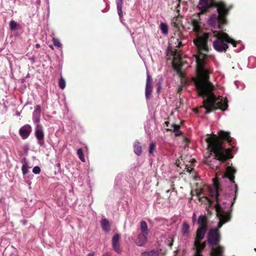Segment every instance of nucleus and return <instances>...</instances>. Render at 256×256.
Masks as SVG:
<instances>
[{
    "mask_svg": "<svg viewBox=\"0 0 256 256\" xmlns=\"http://www.w3.org/2000/svg\"><path fill=\"white\" fill-rule=\"evenodd\" d=\"M196 76L192 78L196 90L200 96L204 98L203 106L200 108L206 109L205 114H208L216 110L225 111L228 108V100L226 98L223 100L222 96H216L212 92L214 86L210 81V74L212 70L206 66V60L199 56L196 58Z\"/></svg>",
    "mask_w": 256,
    "mask_h": 256,
    "instance_id": "f257e3e1",
    "label": "nucleus"
},
{
    "mask_svg": "<svg viewBox=\"0 0 256 256\" xmlns=\"http://www.w3.org/2000/svg\"><path fill=\"white\" fill-rule=\"evenodd\" d=\"M213 184L214 188H209V195L216 200V204L215 208L219 222L218 228L210 229L207 236L208 244L212 247L211 256H212L213 249L220 246L218 245L220 238L219 229L224 224L230 220V212H232V209L230 211H224V209L226 207L223 208L220 204L221 202H222V204H227L228 200L222 201L224 196L222 197L220 194L221 188L218 180H214Z\"/></svg>",
    "mask_w": 256,
    "mask_h": 256,
    "instance_id": "f03ea898",
    "label": "nucleus"
},
{
    "mask_svg": "<svg viewBox=\"0 0 256 256\" xmlns=\"http://www.w3.org/2000/svg\"><path fill=\"white\" fill-rule=\"evenodd\" d=\"M213 38H215L213 41V47L218 52H226L228 48V44H232L234 48L237 46L236 41L230 38L226 33L222 32L205 33L203 36H198L196 38H194L193 42L198 50L207 51V42L212 40Z\"/></svg>",
    "mask_w": 256,
    "mask_h": 256,
    "instance_id": "7ed1b4c3",
    "label": "nucleus"
},
{
    "mask_svg": "<svg viewBox=\"0 0 256 256\" xmlns=\"http://www.w3.org/2000/svg\"><path fill=\"white\" fill-rule=\"evenodd\" d=\"M223 141L232 142L230 132L220 130L218 132V136L212 134L207 136L206 142L208 148L214 154L215 157L212 159L214 160L225 162L232 158V150L230 148H226L223 146Z\"/></svg>",
    "mask_w": 256,
    "mask_h": 256,
    "instance_id": "20e7f679",
    "label": "nucleus"
},
{
    "mask_svg": "<svg viewBox=\"0 0 256 256\" xmlns=\"http://www.w3.org/2000/svg\"><path fill=\"white\" fill-rule=\"evenodd\" d=\"M212 7L217 8L218 14H213L210 16V23L214 26L218 24L219 28H222V25L228 23L226 16L232 6H228L224 2L216 0H200L198 8L202 12H206Z\"/></svg>",
    "mask_w": 256,
    "mask_h": 256,
    "instance_id": "39448f33",
    "label": "nucleus"
},
{
    "mask_svg": "<svg viewBox=\"0 0 256 256\" xmlns=\"http://www.w3.org/2000/svg\"><path fill=\"white\" fill-rule=\"evenodd\" d=\"M140 234L138 235L135 242L138 246H142L146 244L147 236L149 233L148 224L144 220H141L140 222Z\"/></svg>",
    "mask_w": 256,
    "mask_h": 256,
    "instance_id": "423d86ee",
    "label": "nucleus"
},
{
    "mask_svg": "<svg viewBox=\"0 0 256 256\" xmlns=\"http://www.w3.org/2000/svg\"><path fill=\"white\" fill-rule=\"evenodd\" d=\"M181 18L180 16H178L177 17L174 18L172 22V26L177 28V32H176L174 33V36L172 38L176 39L178 42V46H176L177 48H180L182 46V33L180 32V28H183V26L182 24Z\"/></svg>",
    "mask_w": 256,
    "mask_h": 256,
    "instance_id": "0eeeda50",
    "label": "nucleus"
},
{
    "mask_svg": "<svg viewBox=\"0 0 256 256\" xmlns=\"http://www.w3.org/2000/svg\"><path fill=\"white\" fill-rule=\"evenodd\" d=\"M192 24L193 26V31L196 33V38H196L198 36H203L206 34L204 33L202 35H200L199 34L202 29L200 13L193 15L192 19Z\"/></svg>",
    "mask_w": 256,
    "mask_h": 256,
    "instance_id": "6e6552de",
    "label": "nucleus"
},
{
    "mask_svg": "<svg viewBox=\"0 0 256 256\" xmlns=\"http://www.w3.org/2000/svg\"><path fill=\"white\" fill-rule=\"evenodd\" d=\"M174 56V62H173V67L177 71L178 74L182 76V73L181 71L182 69V59L180 56L178 54L176 50H175L173 54Z\"/></svg>",
    "mask_w": 256,
    "mask_h": 256,
    "instance_id": "1a4fd4ad",
    "label": "nucleus"
},
{
    "mask_svg": "<svg viewBox=\"0 0 256 256\" xmlns=\"http://www.w3.org/2000/svg\"><path fill=\"white\" fill-rule=\"evenodd\" d=\"M206 243V242H200V240H194V246L196 248L195 254L194 256H204L202 252L205 248Z\"/></svg>",
    "mask_w": 256,
    "mask_h": 256,
    "instance_id": "9d476101",
    "label": "nucleus"
},
{
    "mask_svg": "<svg viewBox=\"0 0 256 256\" xmlns=\"http://www.w3.org/2000/svg\"><path fill=\"white\" fill-rule=\"evenodd\" d=\"M32 132V127L28 124H26L19 130V134L24 140L26 139Z\"/></svg>",
    "mask_w": 256,
    "mask_h": 256,
    "instance_id": "9b49d317",
    "label": "nucleus"
},
{
    "mask_svg": "<svg viewBox=\"0 0 256 256\" xmlns=\"http://www.w3.org/2000/svg\"><path fill=\"white\" fill-rule=\"evenodd\" d=\"M35 136L38 139L39 144L43 145L44 144V133L42 127L39 125L36 128Z\"/></svg>",
    "mask_w": 256,
    "mask_h": 256,
    "instance_id": "f8f14e48",
    "label": "nucleus"
},
{
    "mask_svg": "<svg viewBox=\"0 0 256 256\" xmlns=\"http://www.w3.org/2000/svg\"><path fill=\"white\" fill-rule=\"evenodd\" d=\"M236 172V170L232 166H229L226 168L224 176L228 178L232 182L234 183V174Z\"/></svg>",
    "mask_w": 256,
    "mask_h": 256,
    "instance_id": "ddd939ff",
    "label": "nucleus"
},
{
    "mask_svg": "<svg viewBox=\"0 0 256 256\" xmlns=\"http://www.w3.org/2000/svg\"><path fill=\"white\" fill-rule=\"evenodd\" d=\"M120 239V236L118 234H115L112 239V245L114 251L118 253H120L121 250L120 248L118 240Z\"/></svg>",
    "mask_w": 256,
    "mask_h": 256,
    "instance_id": "4468645a",
    "label": "nucleus"
},
{
    "mask_svg": "<svg viewBox=\"0 0 256 256\" xmlns=\"http://www.w3.org/2000/svg\"><path fill=\"white\" fill-rule=\"evenodd\" d=\"M208 218L206 215L201 214L199 216L197 223L199 225L200 228H204L207 230L208 227Z\"/></svg>",
    "mask_w": 256,
    "mask_h": 256,
    "instance_id": "2eb2a0df",
    "label": "nucleus"
},
{
    "mask_svg": "<svg viewBox=\"0 0 256 256\" xmlns=\"http://www.w3.org/2000/svg\"><path fill=\"white\" fill-rule=\"evenodd\" d=\"M207 229H204V228H198L196 232V237L195 240H200L204 238Z\"/></svg>",
    "mask_w": 256,
    "mask_h": 256,
    "instance_id": "dca6fc26",
    "label": "nucleus"
},
{
    "mask_svg": "<svg viewBox=\"0 0 256 256\" xmlns=\"http://www.w3.org/2000/svg\"><path fill=\"white\" fill-rule=\"evenodd\" d=\"M171 128L172 129L167 128V131H172L174 133L176 136H180L182 134V132L180 130V125L174 124L171 125Z\"/></svg>",
    "mask_w": 256,
    "mask_h": 256,
    "instance_id": "f3484780",
    "label": "nucleus"
},
{
    "mask_svg": "<svg viewBox=\"0 0 256 256\" xmlns=\"http://www.w3.org/2000/svg\"><path fill=\"white\" fill-rule=\"evenodd\" d=\"M134 152L138 156H140L142 152V145L140 142L136 141L134 144Z\"/></svg>",
    "mask_w": 256,
    "mask_h": 256,
    "instance_id": "a211bd4d",
    "label": "nucleus"
},
{
    "mask_svg": "<svg viewBox=\"0 0 256 256\" xmlns=\"http://www.w3.org/2000/svg\"><path fill=\"white\" fill-rule=\"evenodd\" d=\"M190 225L186 222H183L182 226V232L184 236H188L190 234Z\"/></svg>",
    "mask_w": 256,
    "mask_h": 256,
    "instance_id": "6ab92c4d",
    "label": "nucleus"
},
{
    "mask_svg": "<svg viewBox=\"0 0 256 256\" xmlns=\"http://www.w3.org/2000/svg\"><path fill=\"white\" fill-rule=\"evenodd\" d=\"M101 224L102 226V230L105 232H108L110 230V224L106 219L104 218L102 220Z\"/></svg>",
    "mask_w": 256,
    "mask_h": 256,
    "instance_id": "aec40b11",
    "label": "nucleus"
},
{
    "mask_svg": "<svg viewBox=\"0 0 256 256\" xmlns=\"http://www.w3.org/2000/svg\"><path fill=\"white\" fill-rule=\"evenodd\" d=\"M212 256H224L223 248L219 246L216 248H214L212 250Z\"/></svg>",
    "mask_w": 256,
    "mask_h": 256,
    "instance_id": "412c9836",
    "label": "nucleus"
},
{
    "mask_svg": "<svg viewBox=\"0 0 256 256\" xmlns=\"http://www.w3.org/2000/svg\"><path fill=\"white\" fill-rule=\"evenodd\" d=\"M152 92V86H146L145 96L146 99H149Z\"/></svg>",
    "mask_w": 256,
    "mask_h": 256,
    "instance_id": "4be33fe9",
    "label": "nucleus"
},
{
    "mask_svg": "<svg viewBox=\"0 0 256 256\" xmlns=\"http://www.w3.org/2000/svg\"><path fill=\"white\" fill-rule=\"evenodd\" d=\"M77 154H78V157L81 161L84 162H85V158L83 154L82 149H81V148H79L77 150Z\"/></svg>",
    "mask_w": 256,
    "mask_h": 256,
    "instance_id": "5701e85b",
    "label": "nucleus"
},
{
    "mask_svg": "<svg viewBox=\"0 0 256 256\" xmlns=\"http://www.w3.org/2000/svg\"><path fill=\"white\" fill-rule=\"evenodd\" d=\"M52 41L53 44L55 46H56L57 48H62V43L58 39L56 38H52Z\"/></svg>",
    "mask_w": 256,
    "mask_h": 256,
    "instance_id": "b1692460",
    "label": "nucleus"
},
{
    "mask_svg": "<svg viewBox=\"0 0 256 256\" xmlns=\"http://www.w3.org/2000/svg\"><path fill=\"white\" fill-rule=\"evenodd\" d=\"M160 30L164 34L168 33V26L165 23H161L160 24Z\"/></svg>",
    "mask_w": 256,
    "mask_h": 256,
    "instance_id": "393cba45",
    "label": "nucleus"
},
{
    "mask_svg": "<svg viewBox=\"0 0 256 256\" xmlns=\"http://www.w3.org/2000/svg\"><path fill=\"white\" fill-rule=\"evenodd\" d=\"M156 145L155 142H152L150 146L148 149V153L150 154H153L155 150H156Z\"/></svg>",
    "mask_w": 256,
    "mask_h": 256,
    "instance_id": "a878e982",
    "label": "nucleus"
},
{
    "mask_svg": "<svg viewBox=\"0 0 256 256\" xmlns=\"http://www.w3.org/2000/svg\"><path fill=\"white\" fill-rule=\"evenodd\" d=\"M146 86H152V78L148 73L146 75Z\"/></svg>",
    "mask_w": 256,
    "mask_h": 256,
    "instance_id": "bb28decb",
    "label": "nucleus"
},
{
    "mask_svg": "<svg viewBox=\"0 0 256 256\" xmlns=\"http://www.w3.org/2000/svg\"><path fill=\"white\" fill-rule=\"evenodd\" d=\"M28 168H29V167L28 166L26 162H24V164H23L22 168V174L24 175L26 174L28 172Z\"/></svg>",
    "mask_w": 256,
    "mask_h": 256,
    "instance_id": "cd10ccee",
    "label": "nucleus"
},
{
    "mask_svg": "<svg viewBox=\"0 0 256 256\" xmlns=\"http://www.w3.org/2000/svg\"><path fill=\"white\" fill-rule=\"evenodd\" d=\"M59 86L62 90L66 88V81L63 78H61L58 82Z\"/></svg>",
    "mask_w": 256,
    "mask_h": 256,
    "instance_id": "c85d7f7f",
    "label": "nucleus"
},
{
    "mask_svg": "<svg viewBox=\"0 0 256 256\" xmlns=\"http://www.w3.org/2000/svg\"><path fill=\"white\" fill-rule=\"evenodd\" d=\"M201 194H202L201 192H196V196L200 200H202V199L204 198V199L206 200H208L210 204H212L211 201L207 196H204L200 197Z\"/></svg>",
    "mask_w": 256,
    "mask_h": 256,
    "instance_id": "c756f323",
    "label": "nucleus"
},
{
    "mask_svg": "<svg viewBox=\"0 0 256 256\" xmlns=\"http://www.w3.org/2000/svg\"><path fill=\"white\" fill-rule=\"evenodd\" d=\"M41 112V109L40 105H36L34 108V114L40 116Z\"/></svg>",
    "mask_w": 256,
    "mask_h": 256,
    "instance_id": "7c9ffc66",
    "label": "nucleus"
},
{
    "mask_svg": "<svg viewBox=\"0 0 256 256\" xmlns=\"http://www.w3.org/2000/svg\"><path fill=\"white\" fill-rule=\"evenodd\" d=\"M234 186H235L234 197V200L232 201V202H231V206H230V207H231V208H232V206L234 204V201H235V200L236 199V196L238 194V185L236 184H235Z\"/></svg>",
    "mask_w": 256,
    "mask_h": 256,
    "instance_id": "2f4dec72",
    "label": "nucleus"
},
{
    "mask_svg": "<svg viewBox=\"0 0 256 256\" xmlns=\"http://www.w3.org/2000/svg\"><path fill=\"white\" fill-rule=\"evenodd\" d=\"M18 24L14 21L12 20L10 23V26L12 30H14L16 28Z\"/></svg>",
    "mask_w": 256,
    "mask_h": 256,
    "instance_id": "473e14b6",
    "label": "nucleus"
},
{
    "mask_svg": "<svg viewBox=\"0 0 256 256\" xmlns=\"http://www.w3.org/2000/svg\"><path fill=\"white\" fill-rule=\"evenodd\" d=\"M40 172V166H34L32 169V172L35 174H38Z\"/></svg>",
    "mask_w": 256,
    "mask_h": 256,
    "instance_id": "72a5a7b5",
    "label": "nucleus"
},
{
    "mask_svg": "<svg viewBox=\"0 0 256 256\" xmlns=\"http://www.w3.org/2000/svg\"><path fill=\"white\" fill-rule=\"evenodd\" d=\"M116 6L118 7H122L123 1L122 0H116Z\"/></svg>",
    "mask_w": 256,
    "mask_h": 256,
    "instance_id": "f704fd0d",
    "label": "nucleus"
},
{
    "mask_svg": "<svg viewBox=\"0 0 256 256\" xmlns=\"http://www.w3.org/2000/svg\"><path fill=\"white\" fill-rule=\"evenodd\" d=\"M151 256H156L158 255V252L156 250H152L150 252Z\"/></svg>",
    "mask_w": 256,
    "mask_h": 256,
    "instance_id": "c9c22d12",
    "label": "nucleus"
},
{
    "mask_svg": "<svg viewBox=\"0 0 256 256\" xmlns=\"http://www.w3.org/2000/svg\"><path fill=\"white\" fill-rule=\"evenodd\" d=\"M118 13L120 16H122V7H118L117 8Z\"/></svg>",
    "mask_w": 256,
    "mask_h": 256,
    "instance_id": "e433bc0d",
    "label": "nucleus"
},
{
    "mask_svg": "<svg viewBox=\"0 0 256 256\" xmlns=\"http://www.w3.org/2000/svg\"><path fill=\"white\" fill-rule=\"evenodd\" d=\"M185 169H186L187 172H188L190 173H191L192 172V170H194V168H191L190 166L188 165H186V166Z\"/></svg>",
    "mask_w": 256,
    "mask_h": 256,
    "instance_id": "4c0bfd02",
    "label": "nucleus"
},
{
    "mask_svg": "<svg viewBox=\"0 0 256 256\" xmlns=\"http://www.w3.org/2000/svg\"><path fill=\"white\" fill-rule=\"evenodd\" d=\"M205 164L212 167L211 160H209L208 158L205 160Z\"/></svg>",
    "mask_w": 256,
    "mask_h": 256,
    "instance_id": "58836bf2",
    "label": "nucleus"
},
{
    "mask_svg": "<svg viewBox=\"0 0 256 256\" xmlns=\"http://www.w3.org/2000/svg\"><path fill=\"white\" fill-rule=\"evenodd\" d=\"M142 256H151L150 252H144L142 253Z\"/></svg>",
    "mask_w": 256,
    "mask_h": 256,
    "instance_id": "ea45409f",
    "label": "nucleus"
},
{
    "mask_svg": "<svg viewBox=\"0 0 256 256\" xmlns=\"http://www.w3.org/2000/svg\"><path fill=\"white\" fill-rule=\"evenodd\" d=\"M196 220V214L195 213L193 214V216H192V222L194 223Z\"/></svg>",
    "mask_w": 256,
    "mask_h": 256,
    "instance_id": "a19ab883",
    "label": "nucleus"
},
{
    "mask_svg": "<svg viewBox=\"0 0 256 256\" xmlns=\"http://www.w3.org/2000/svg\"><path fill=\"white\" fill-rule=\"evenodd\" d=\"M171 188L172 190V191H174L175 190L174 184H173V182L171 184Z\"/></svg>",
    "mask_w": 256,
    "mask_h": 256,
    "instance_id": "79ce46f5",
    "label": "nucleus"
},
{
    "mask_svg": "<svg viewBox=\"0 0 256 256\" xmlns=\"http://www.w3.org/2000/svg\"><path fill=\"white\" fill-rule=\"evenodd\" d=\"M94 256V253L93 252H90L88 254H87L86 256Z\"/></svg>",
    "mask_w": 256,
    "mask_h": 256,
    "instance_id": "37998d69",
    "label": "nucleus"
},
{
    "mask_svg": "<svg viewBox=\"0 0 256 256\" xmlns=\"http://www.w3.org/2000/svg\"><path fill=\"white\" fill-rule=\"evenodd\" d=\"M172 244H173V240H172L169 242L168 246L170 247H172Z\"/></svg>",
    "mask_w": 256,
    "mask_h": 256,
    "instance_id": "c03bdc74",
    "label": "nucleus"
},
{
    "mask_svg": "<svg viewBox=\"0 0 256 256\" xmlns=\"http://www.w3.org/2000/svg\"><path fill=\"white\" fill-rule=\"evenodd\" d=\"M165 124H166V126L168 127L170 125V122L168 121H166L165 122Z\"/></svg>",
    "mask_w": 256,
    "mask_h": 256,
    "instance_id": "a18cd8bd",
    "label": "nucleus"
},
{
    "mask_svg": "<svg viewBox=\"0 0 256 256\" xmlns=\"http://www.w3.org/2000/svg\"><path fill=\"white\" fill-rule=\"evenodd\" d=\"M161 88H160V84L158 87V88H157V92L158 93L160 92V89Z\"/></svg>",
    "mask_w": 256,
    "mask_h": 256,
    "instance_id": "49530a36",
    "label": "nucleus"
},
{
    "mask_svg": "<svg viewBox=\"0 0 256 256\" xmlns=\"http://www.w3.org/2000/svg\"><path fill=\"white\" fill-rule=\"evenodd\" d=\"M102 256H111V255L108 253H106L104 254Z\"/></svg>",
    "mask_w": 256,
    "mask_h": 256,
    "instance_id": "de8ad7c7",
    "label": "nucleus"
},
{
    "mask_svg": "<svg viewBox=\"0 0 256 256\" xmlns=\"http://www.w3.org/2000/svg\"><path fill=\"white\" fill-rule=\"evenodd\" d=\"M36 48H38L40 47V44H38V43L36 45Z\"/></svg>",
    "mask_w": 256,
    "mask_h": 256,
    "instance_id": "09e8293b",
    "label": "nucleus"
},
{
    "mask_svg": "<svg viewBox=\"0 0 256 256\" xmlns=\"http://www.w3.org/2000/svg\"><path fill=\"white\" fill-rule=\"evenodd\" d=\"M36 122H40V118L38 116L37 118L36 119Z\"/></svg>",
    "mask_w": 256,
    "mask_h": 256,
    "instance_id": "8fccbe9b",
    "label": "nucleus"
},
{
    "mask_svg": "<svg viewBox=\"0 0 256 256\" xmlns=\"http://www.w3.org/2000/svg\"><path fill=\"white\" fill-rule=\"evenodd\" d=\"M184 0H179V3L180 4V2H182ZM180 4H178V6H180Z\"/></svg>",
    "mask_w": 256,
    "mask_h": 256,
    "instance_id": "3c124183",
    "label": "nucleus"
},
{
    "mask_svg": "<svg viewBox=\"0 0 256 256\" xmlns=\"http://www.w3.org/2000/svg\"><path fill=\"white\" fill-rule=\"evenodd\" d=\"M56 166L60 168V163H58L56 164Z\"/></svg>",
    "mask_w": 256,
    "mask_h": 256,
    "instance_id": "603ef678",
    "label": "nucleus"
},
{
    "mask_svg": "<svg viewBox=\"0 0 256 256\" xmlns=\"http://www.w3.org/2000/svg\"><path fill=\"white\" fill-rule=\"evenodd\" d=\"M182 90V88H179L178 90V92L180 93V91Z\"/></svg>",
    "mask_w": 256,
    "mask_h": 256,
    "instance_id": "864d4df0",
    "label": "nucleus"
},
{
    "mask_svg": "<svg viewBox=\"0 0 256 256\" xmlns=\"http://www.w3.org/2000/svg\"><path fill=\"white\" fill-rule=\"evenodd\" d=\"M170 190L169 189L166 191V192L168 193L170 192Z\"/></svg>",
    "mask_w": 256,
    "mask_h": 256,
    "instance_id": "5fc2aeb1",
    "label": "nucleus"
},
{
    "mask_svg": "<svg viewBox=\"0 0 256 256\" xmlns=\"http://www.w3.org/2000/svg\"><path fill=\"white\" fill-rule=\"evenodd\" d=\"M50 47L51 48L53 49V48H52V46H50Z\"/></svg>",
    "mask_w": 256,
    "mask_h": 256,
    "instance_id": "6e6d98bb",
    "label": "nucleus"
},
{
    "mask_svg": "<svg viewBox=\"0 0 256 256\" xmlns=\"http://www.w3.org/2000/svg\"><path fill=\"white\" fill-rule=\"evenodd\" d=\"M23 223H24V224H26V221L24 222H23Z\"/></svg>",
    "mask_w": 256,
    "mask_h": 256,
    "instance_id": "4d7b16f0",
    "label": "nucleus"
}]
</instances>
